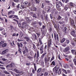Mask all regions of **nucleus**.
Segmentation results:
<instances>
[{
    "mask_svg": "<svg viewBox=\"0 0 76 76\" xmlns=\"http://www.w3.org/2000/svg\"><path fill=\"white\" fill-rule=\"evenodd\" d=\"M53 34H54V37L55 40L57 39L58 42L59 41V39L58 38V35L56 31L53 32Z\"/></svg>",
    "mask_w": 76,
    "mask_h": 76,
    "instance_id": "nucleus-1",
    "label": "nucleus"
},
{
    "mask_svg": "<svg viewBox=\"0 0 76 76\" xmlns=\"http://www.w3.org/2000/svg\"><path fill=\"white\" fill-rule=\"evenodd\" d=\"M57 66H56L53 69V73H58V70L59 69V67H57Z\"/></svg>",
    "mask_w": 76,
    "mask_h": 76,
    "instance_id": "nucleus-2",
    "label": "nucleus"
},
{
    "mask_svg": "<svg viewBox=\"0 0 76 76\" xmlns=\"http://www.w3.org/2000/svg\"><path fill=\"white\" fill-rule=\"evenodd\" d=\"M70 25L72 27H75V22H74V20L73 19H71L70 20Z\"/></svg>",
    "mask_w": 76,
    "mask_h": 76,
    "instance_id": "nucleus-3",
    "label": "nucleus"
},
{
    "mask_svg": "<svg viewBox=\"0 0 76 76\" xmlns=\"http://www.w3.org/2000/svg\"><path fill=\"white\" fill-rule=\"evenodd\" d=\"M75 32H76V31L75 30H73L71 33V35L75 37H76V34H75Z\"/></svg>",
    "mask_w": 76,
    "mask_h": 76,
    "instance_id": "nucleus-4",
    "label": "nucleus"
},
{
    "mask_svg": "<svg viewBox=\"0 0 76 76\" xmlns=\"http://www.w3.org/2000/svg\"><path fill=\"white\" fill-rule=\"evenodd\" d=\"M30 15H31V16H32L34 18L37 19V15L36 14L34 13V12H30Z\"/></svg>",
    "mask_w": 76,
    "mask_h": 76,
    "instance_id": "nucleus-5",
    "label": "nucleus"
},
{
    "mask_svg": "<svg viewBox=\"0 0 76 76\" xmlns=\"http://www.w3.org/2000/svg\"><path fill=\"white\" fill-rule=\"evenodd\" d=\"M51 40H49L48 43V45L47 46L48 49L51 47Z\"/></svg>",
    "mask_w": 76,
    "mask_h": 76,
    "instance_id": "nucleus-6",
    "label": "nucleus"
},
{
    "mask_svg": "<svg viewBox=\"0 0 76 76\" xmlns=\"http://www.w3.org/2000/svg\"><path fill=\"white\" fill-rule=\"evenodd\" d=\"M43 48H44V45H42L41 46L39 49L40 54H42V53H43Z\"/></svg>",
    "mask_w": 76,
    "mask_h": 76,
    "instance_id": "nucleus-7",
    "label": "nucleus"
},
{
    "mask_svg": "<svg viewBox=\"0 0 76 76\" xmlns=\"http://www.w3.org/2000/svg\"><path fill=\"white\" fill-rule=\"evenodd\" d=\"M63 67L65 69H68V68H69V65L66 64H65L63 65Z\"/></svg>",
    "mask_w": 76,
    "mask_h": 76,
    "instance_id": "nucleus-8",
    "label": "nucleus"
},
{
    "mask_svg": "<svg viewBox=\"0 0 76 76\" xmlns=\"http://www.w3.org/2000/svg\"><path fill=\"white\" fill-rule=\"evenodd\" d=\"M13 70L16 73H21V71L18 70L17 69H14Z\"/></svg>",
    "mask_w": 76,
    "mask_h": 76,
    "instance_id": "nucleus-9",
    "label": "nucleus"
},
{
    "mask_svg": "<svg viewBox=\"0 0 76 76\" xmlns=\"http://www.w3.org/2000/svg\"><path fill=\"white\" fill-rule=\"evenodd\" d=\"M32 39L33 40H36V39H37V37L35 34H34L33 35Z\"/></svg>",
    "mask_w": 76,
    "mask_h": 76,
    "instance_id": "nucleus-10",
    "label": "nucleus"
},
{
    "mask_svg": "<svg viewBox=\"0 0 76 76\" xmlns=\"http://www.w3.org/2000/svg\"><path fill=\"white\" fill-rule=\"evenodd\" d=\"M9 50L8 49L5 50L2 52L1 54L2 55H4L5 53H7V52Z\"/></svg>",
    "mask_w": 76,
    "mask_h": 76,
    "instance_id": "nucleus-11",
    "label": "nucleus"
},
{
    "mask_svg": "<svg viewBox=\"0 0 76 76\" xmlns=\"http://www.w3.org/2000/svg\"><path fill=\"white\" fill-rule=\"evenodd\" d=\"M29 9L31 11H36V10H37V8L35 7H34L33 8V10L32 8L30 7H29Z\"/></svg>",
    "mask_w": 76,
    "mask_h": 76,
    "instance_id": "nucleus-12",
    "label": "nucleus"
},
{
    "mask_svg": "<svg viewBox=\"0 0 76 76\" xmlns=\"http://www.w3.org/2000/svg\"><path fill=\"white\" fill-rule=\"evenodd\" d=\"M74 4L72 2H70L69 3V6L70 7L72 8V7H74Z\"/></svg>",
    "mask_w": 76,
    "mask_h": 76,
    "instance_id": "nucleus-13",
    "label": "nucleus"
},
{
    "mask_svg": "<svg viewBox=\"0 0 76 76\" xmlns=\"http://www.w3.org/2000/svg\"><path fill=\"white\" fill-rule=\"evenodd\" d=\"M70 50L69 47H67L65 48L64 51V52H67Z\"/></svg>",
    "mask_w": 76,
    "mask_h": 76,
    "instance_id": "nucleus-14",
    "label": "nucleus"
},
{
    "mask_svg": "<svg viewBox=\"0 0 76 76\" xmlns=\"http://www.w3.org/2000/svg\"><path fill=\"white\" fill-rule=\"evenodd\" d=\"M63 32L64 33V34H66L67 32V28L65 27L63 30H62Z\"/></svg>",
    "mask_w": 76,
    "mask_h": 76,
    "instance_id": "nucleus-15",
    "label": "nucleus"
},
{
    "mask_svg": "<svg viewBox=\"0 0 76 76\" xmlns=\"http://www.w3.org/2000/svg\"><path fill=\"white\" fill-rule=\"evenodd\" d=\"M66 41V39L64 38H62L61 40L60 41L61 43H63Z\"/></svg>",
    "mask_w": 76,
    "mask_h": 76,
    "instance_id": "nucleus-16",
    "label": "nucleus"
},
{
    "mask_svg": "<svg viewBox=\"0 0 76 76\" xmlns=\"http://www.w3.org/2000/svg\"><path fill=\"white\" fill-rule=\"evenodd\" d=\"M25 19L26 20V23H29V18L27 17H26Z\"/></svg>",
    "mask_w": 76,
    "mask_h": 76,
    "instance_id": "nucleus-17",
    "label": "nucleus"
},
{
    "mask_svg": "<svg viewBox=\"0 0 76 76\" xmlns=\"http://www.w3.org/2000/svg\"><path fill=\"white\" fill-rule=\"evenodd\" d=\"M71 44L73 46V47H75V43L74 42V41H72L71 42Z\"/></svg>",
    "mask_w": 76,
    "mask_h": 76,
    "instance_id": "nucleus-18",
    "label": "nucleus"
},
{
    "mask_svg": "<svg viewBox=\"0 0 76 76\" xmlns=\"http://www.w3.org/2000/svg\"><path fill=\"white\" fill-rule=\"evenodd\" d=\"M56 6L57 8H60V4H59V2H57L56 3Z\"/></svg>",
    "mask_w": 76,
    "mask_h": 76,
    "instance_id": "nucleus-19",
    "label": "nucleus"
},
{
    "mask_svg": "<svg viewBox=\"0 0 76 76\" xmlns=\"http://www.w3.org/2000/svg\"><path fill=\"white\" fill-rule=\"evenodd\" d=\"M15 12L13 11H10L8 12V15H10V14H14Z\"/></svg>",
    "mask_w": 76,
    "mask_h": 76,
    "instance_id": "nucleus-20",
    "label": "nucleus"
},
{
    "mask_svg": "<svg viewBox=\"0 0 76 76\" xmlns=\"http://www.w3.org/2000/svg\"><path fill=\"white\" fill-rule=\"evenodd\" d=\"M47 9H48L47 10V12L48 13V12L50 11V10H51V7H50V6L48 7L47 8Z\"/></svg>",
    "mask_w": 76,
    "mask_h": 76,
    "instance_id": "nucleus-21",
    "label": "nucleus"
},
{
    "mask_svg": "<svg viewBox=\"0 0 76 76\" xmlns=\"http://www.w3.org/2000/svg\"><path fill=\"white\" fill-rule=\"evenodd\" d=\"M62 20H64L66 22H67L68 21V18H67V17H65L64 18H62Z\"/></svg>",
    "mask_w": 76,
    "mask_h": 76,
    "instance_id": "nucleus-22",
    "label": "nucleus"
},
{
    "mask_svg": "<svg viewBox=\"0 0 76 76\" xmlns=\"http://www.w3.org/2000/svg\"><path fill=\"white\" fill-rule=\"evenodd\" d=\"M46 54H47V53L45 52L41 56L42 58H44V57L45 56V55H46Z\"/></svg>",
    "mask_w": 76,
    "mask_h": 76,
    "instance_id": "nucleus-23",
    "label": "nucleus"
},
{
    "mask_svg": "<svg viewBox=\"0 0 76 76\" xmlns=\"http://www.w3.org/2000/svg\"><path fill=\"white\" fill-rule=\"evenodd\" d=\"M39 57V51H38L37 52V58H38Z\"/></svg>",
    "mask_w": 76,
    "mask_h": 76,
    "instance_id": "nucleus-24",
    "label": "nucleus"
},
{
    "mask_svg": "<svg viewBox=\"0 0 76 76\" xmlns=\"http://www.w3.org/2000/svg\"><path fill=\"white\" fill-rule=\"evenodd\" d=\"M66 44H69L70 43V40L69 39H66V42H65V43H66Z\"/></svg>",
    "mask_w": 76,
    "mask_h": 76,
    "instance_id": "nucleus-25",
    "label": "nucleus"
},
{
    "mask_svg": "<svg viewBox=\"0 0 76 76\" xmlns=\"http://www.w3.org/2000/svg\"><path fill=\"white\" fill-rule=\"evenodd\" d=\"M64 9L66 11H67V10L68 9V7L66 5L64 7Z\"/></svg>",
    "mask_w": 76,
    "mask_h": 76,
    "instance_id": "nucleus-26",
    "label": "nucleus"
},
{
    "mask_svg": "<svg viewBox=\"0 0 76 76\" xmlns=\"http://www.w3.org/2000/svg\"><path fill=\"white\" fill-rule=\"evenodd\" d=\"M42 69V68H39L37 70V72L38 73H39V72H41Z\"/></svg>",
    "mask_w": 76,
    "mask_h": 76,
    "instance_id": "nucleus-27",
    "label": "nucleus"
},
{
    "mask_svg": "<svg viewBox=\"0 0 76 76\" xmlns=\"http://www.w3.org/2000/svg\"><path fill=\"white\" fill-rule=\"evenodd\" d=\"M61 73V69H60L58 71V74L59 75H60Z\"/></svg>",
    "mask_w": 76,
    "mask_h": 76,
    "instance_id": "nucleus-28",
    "label": "nucleus"
},
{
    "mask_svg": "<svg viewBox=\"0 0 76 76\" xmlns=\"http://www.w3.org/2000/svg\"><path fill=\"white\" fill-rule=\"evenodd\" d=\"M25 48L26 50V51L27 52H28V49L27 48V47L26 46H24L23 47V48Z\"/></svg>",
    "mask_w": 76,
    "mask_h": 76,
    "instance_id": "nucleus-29",
    "label": "nucleus"
},
{
    "mask_svg": "<svg viewBox=\"0 0 76 76\" xmlns=\"http://www.w3.org/2000/svg\"><path fill=\"white\" fill-rule=\"evenodd\" d=\"M56 30L57 32H59L60 31V27H59V26H58V27L56 28Z\"/></svg>",
    "mask_w": 76,
    "mask_h": 76,
    "instance_id": "nucleus-30",
    "label": "nucleus"
},
{
    "mask_svg": "<svg viewBox=\"0 0 76 76\" xmlns=\"http://www.w3.org/2000/svg\"><path fill=\"white\" fill-rule=\"evenodd\" d=\"M53 25L54 26V28L55 29H56V28H57V25L55 24V23H54V22H53Z\"/></svg>",
    "mask_w": 76,
    "mask_h": 76,
    "instance_id": "nucleus-31",
    "label": "nucleus"
},
{
    "mask_svg": "<svg viewBox=\"0 0 76 76\" xmlns=\"http://www.w3.org/2000/svg\"><path fill=\"white\" fill-rule=\"evenodd\" d=\"M24 38V39H26V41H27L28 42L29 41V38H28V37H25Z\"/></svg>",
    "mask_w": 76,
    "mask_h": 76,
    "instance_id": "nucleus-32",
    "label": "nucleus"
},
{
    "mask_svg": "<svg viewBox=\"0 0 76 76\" xmlns=\"http://www.w3.org/2000/svg\"><path fill=\"white\" fill-rule=\"evenodd\" d=\"M6 45H7V44L6 43H4L2 45V47H6Z\"/></svg>",
    "mask_w": 76,
    "mask_h": 76,
    "instance_id": "nucleus-33",
    "label": "nucleus"
},
{
    "mask_svg": "<svg viewBox=\"0 0 76 76\" xmlns=\"http://www.w3.org/2000/svg\"><path fill=\"white\" fill-rule=\"evenodd\" d=\"M62 70L65 73V74H67V72L66 71V70L64 69H62Z\"/></svg>",
    "mask_w": 76,
    "mask_h": 76,
    "instance_id": "nucleus-34",
    "label": "nucleus"
},
{
    "mask_svg": "<svg viewBox=\"0 0 76 76\" xmlns=\"http://www.w3.org/2000/svg\"><path fill=\"white\" fill-rule=\"evenodd\" d=\"M32 23L33 25H37L38 23V22L37 21H33L32 22Z\"/></svg>",
    "mask_w": 76,
    "mask_h": 76,
    "instance_id": "nucleus-35",
    "label": "nucleus"
},
{
    "mask_svg": "<svg viewBox=\"0 0 76 76\" xmlns=\"http://www.w3.org/2000/svg\"><path fill=\"white\" fill-rule=\"evenodd\" d=\"M73 62L74 63V64L76 66V59L75 58L73 59Z\"/></svg>",
    "mask_w": 76,
    "mask_h": 76,
    "instance_id": "nucleus-36",
    "label": "nucleus"
},
{
    "mask_svg": "<svg viewBox=\"0 0 76 76\" xmlns=\"http://www.w3.org/2000/svg\"><path fill=\"white\" fill-rule=\"evenodd\" d=\"M34 69L35 70V71H36L37 70V66H36V64H35L34 63Z\"/></svg>",
    "mask_w": 76,
    "mask_h": 76,
    "instance_id": "nucleus-37",
    "label": "nucleus"
},
{
    "mask_svg": "<svg viewBox=\"0 0 76 76\" xmlns=\"http://www.w3.org/2000/svg\"><path fill=\"white\" fill-rule=\"evenodd\" d=\"M45 64H47V59L46 57L45 58Z\"/></svg>",
    "mask_w": 76,
    "mask_h": 76,
    "instance_id": "nucleus-38",
    "label": "nucleus"
},
{
    "mask_svg": "<svg viewBox=\"0 0 76 76\" xmlns=\"http://www.w3.org/2000/svg\"><path fill=\"white\" fill-rule=\"evenodd\" d=\"M44 62L43 61H42L41 62V64L42 66L43 67H44Z\"/></svg>",
    "mask_w": 76,
    "mask_h": 76,
    "instance_id": "nucleus-39",
    "label": "nucleus"
},
{
    "mask_svg": "<svg viewBox=\"0 0 76 76\" xmlns=\"http://www.w3.org/2000/svg\"><path fill=\"white\" fill-rule=\"evenodd\" d=\"M42 37H44V36L45 35V34H44V31H42Z\"/></svg>",
    "mask_w": 76,
    "mask_h": 76,
    "instance_id": "nucleus-40",
    "label": "nucleus"
},
{
    "mask_svg": "<svg viewBox=\"0 0 76 76\" xmlns=\"http://www.w3.org/2000/svg\"><path fill=\"white\" fill-rule=\"evenodd\" d=\"M71 52H72V53L73 54H74L75 52V50L73 49H72L71 50Z\"/></svg>",
    "mask_w": 76,
    "mask_h": 76,
    "instance_id": "nucleus-41",
    "label": "nucleus"
},
{
    "mask_svg": "<svg viewBox=\"0 0 76 76\" xmlns=\"http://www.w3.org/2000/svg\"><path fill=\"white\" fill-rule=\"evenodd\" d=\"M51 31H52V28L51 27H50L49 29V32H51Z\"/></svg>",
    "mask_w": 76,
    "mask_h": 76,
    "instance_id": "nucleus-42",
    "label": "nucleus"
},
{
    "mask_svg": "<svg viewBox=\"0 0 76 76\" xmlns=\"http://www.w3.org/2000/svg\"><path fill=\"white\" fill-rule=\"evenodd\" d=\"M51 65H53V66H55V62L53 61L52 62V64H51Z\"/></svg>",
    "mask_w": 76,
    "mask_h": 76,
    "instance_id": "nucleus-43",
    "label": "nucleus"
},
{
    "mask_svg": "<svg viewBox=\"0 0 76 76\" xmlns=\"http://www.w3.org/2000/svg\"><path fill=\"white\" fill-rule=\"evenodd\" d=\"M6 67H7V68H10L11 67V66H10V64L9 65H7L6 66Z\"/></svg>",
    "mask_w": 76,
    "mask_h": 76,
    "instance_id": "nucleus-44",
    "label": "nucleus"
},
{
    "mask_svg": "<svg viewBox=\"0 0 76 76\" xmlns=\"http://www.w3.org/2000/svg\"><path fill=\"white\" fill-rule=\"evenodd\" d=\"M48 75V73L47 72H46L44 73V76H47Z\"/></svg>",
    "mask_w": 76,
    "mask_h": 76,
    "instance_id": "nucleus-45",
    "label": "nucleus"
},
{
    "mask_svg": "<svg viewBox=\"0 0 76 76\" xmlns=\"http://www.w3.org/2000/svg\"><path fill=\"white\" fill-rule=\"evenodd\" d=\"M22 25L23 26H26V22H24L23 23Z\"/></svg>",
    "mask_w": 76,
    "mask_h": 76,
    "instance_id": "nucleus-46",
    "label": "nucleus"
},
{
    "mask_svg": "<svg viewBox=\"0 0 76 76\" xmlns=\"http://www.w3.org/2000/svg\"><path fill=\"white\" fill-rule=\"evenodd\" d=\"M10 64V66L11 67H13V66H14V65L15 64H14V63H11V64Z\"/></svg>",
    "mask_w": 76,
    "mask_h": 76,
    "instance_id": "nucleus-47",
    "label": "nucleus"
},
{
    "mask_svg": "<svg viewBox=\"0 0 76 76\" xmlns=\"http://www.w3.org/2000/svg\"><path fill=\"white\" fill-rule=\"evenodd\" d=\"M25 8V7H24V6H23V5H21V7H20V9H24Z\"/></svg>",
    "mask_w": 76,
    "mask_h": 76,
    "instance_id": "nucleus-48",
    "label": "nucleus"
},
{
    "mask_svg": "<svg viewBox=\"0 0 76 76\" xmlns=\"http://www.w3.org/2000/svg\"><path fill=\"white\" fill-rule=\"evenodd\" d=\"M65 42H64V43H63L62 44V46H63V47H66V45L65 44Z\"/></svg>",
    "mask_w": 76,
    "mask_h": 76,
    "instance_id": "nucleus-49",
    "label": "nucleus"
},
{
    "mask_svg": "<svg viewBox=\"0 0 76 76\" xmlns=\"http://www.w3.org/2000/svg\"><path fill=\"white\" fill-rule=\"evenodd\" d=\"M52 12L53 14L54 13V15H56V14H57V12H56V11L55 10L53 11H52Z\"/></svg>",
    "mask_w": 76,
    "mask_h": 76,
    "instance_id": "nucleus-50",
    "label": "nucleus"
},
{
    "mask_svg": "<svg viewBox=\"0 0 76 76\" xmlns=\"http://www.w3.org/2000/svg\"><path fill=\"white\" fill-rule=\"evenodd\" d=\"M4 73H5V74H9V73L8 72H7V71H4Z\"/></svg>",
    "mask_w": 76,
    "mask_h": 76,
    "instance_id": "nucleus-51",
    "label": "nucleus"
},
{
    "mask_svg": "<svg viewBox=\"0 0 76 76\" xmlns=\"http://www.w3.org/2000/svg\"><path fill=\"white\" fill-rule=\"evenodd\" d=\"M14 16H15V18H16V19H19V18H18V15H14Z\"/></svg>",
    "mask_w": 76,
    "mask_h": 76,
    "instance_id": "nucleus-52",
    "label": "nucleus"
},
{
    "mask_svg": "<svg viewBox=\"0 0 76 76\" xmlns=\"http://www.w3.org/2000/svg\"><path fill=\"white\" fill-rule=\"evenodd\" d=\"M23 4L25 5H26V4H28V2L27 1H25L24 2Z\"/></svg>",
    "mask_w": 76,
    "mask_h": 76,
    "instance_id": "nucleus-53",
    "label": "nucleus"
},
{
    "mask_svg": "<svg viewBox=\"0 0 76 76\" xmlns=\"http://www.w3.org/2000/svg\"><path fill=\"white\" fill-rule=\"evenodd\" d=\"M14 17V15H12L9 16V18H13V17Z\"/></svg>",
    "mask_w": 76,
    "mask_h": 76,
    "instance_id": "nucleus-54",
    "label": "nucleus"
},
{
    "mask_svg": "<svg viewBox=\"0 0 76 76\" xmlns=\"http://www.w3.org/2000/svg\"><path fill=\"white\" fill-rule=\"evenodd\" d=\"M21 49H20V48H18V52L19 53H21V50H20Z\"/></svg>",
    "mask_w": 76,
    "mask_h": 76,
    "instance_id": "nucleus-55",
    "label": "nucleus"
},
{
    "mask_svg": "<svg viewBox=\"0 0 76 76\" xmlns=\"http://www.w3.org/2000/svg\"><path fill=\"white\" fill-rule=\"evenodd\" d=\"M17 45H18V48H20V43L18 42Z\"/></svg>",
    "mask_w": 76,
    "mask_h": 76,
    "instance_id": "nucleus-56",
    "label": "nucleus"
},
{
    "mask_svg": "<svg viewBox=\"0 0 76 76\" xmlns=\"http://www.w3.org/2000/svg\"><path fill=\"white\" fill-rule=\"evenodd\" d=\"M7 56L8 57H11V55L10 54H7Z\"/></svg>",
    "mask_w": 76,
    "mask_h": 76,
    "instance_id": "nucleus-57",
    "label": "nucleus"
},
{
    "mask_svg": "<svg viewBox=\"0 0 76 76\" xmlns=\"http://www.w3.org/2000/svg\"><path fill=\"white\" fill-rule=\"evenodd\" d=\"M64 1L65 3H67L69 1V0H65Z\"/></svg>",
    "mask_w": 76,
    "mask_h": 76,
    "instance_id": "nucleus-58",
    "label": "nucleus"
},
{
    "mask_svg": "<svg viewBox=\"0 0 76 76\" xmlns=\"http://www.w3.org/2000/svg\"><path fill=\"white\" fill-rule=\"evenodd\" d=\"M35 1H36L37 4L39 3V1H38V0H35Z\"/></svg>",
    "mask_w": 76,
    "mask_h": 76,
    "instance_id": "nucleus-59",
    "label": "nucleus"
},
{
    "mask_svg": "<svg viewBox=\"0 0 76 76\" xmlns=\"http://www.w3.org/2000/svg\"><path fill=\"white\" fill-rule=\"evenodd\" d=\"M38 23L39 26H41L42 25V23L41 22H39Z\"/></svg>",
    "mask_w": 76,
    "mask_h": 76,
    "instance_id": "nucleus-60",
    "label": "nucleus"
},
{
    "mask_svg": "<svg viewBox=\"0 0 76 76\" xmlns=\"http://www.w3.org/2000/svg\"><path fill=\"white\" fill-rule=\"evenodd\" d=\"M33 48L34 49H35L36 48V46H35V45L34 44H33Z\"/></svg>",
    "mask_w": 76,
    "mask_h": 76,
    "instance_id": "nucleus-61",
    "label": "nucleus"
},
{
    "mask_svg": "<svg viewBox=\"0 0 76 76\" xmlns=\"http://www.w3.org/2000/svg\"><path fill=\"white\" fill-rule=\"evenodd\" d=\"M58 58L60 60H61V59L60 58V54L58 55Z\"/></svg>",
    "mask_w": 76,
    "mask_h": 76,
    "instance_id": "nucleus-62",
    "label": "nucleus"
},
{
    "mask_svg": "<svg viewBox=\"0 0 76 76\" xmlns=\"http://www.w3.org/2000/svg\"><path fill=\"white\" fill-rule=\"evenodd\" d=\"M54 56H53L51 58V59L50 60L51 61H52V60H54Z\"/></svg>",
    "mask_w": 76,
    "mask_h": 76,
    "instance_id": "nucleus-63",
    "label": "nucleus"
},
{
    "mask_svg": "<svg viewBox=\"0 0 76 76\" xmlns=\"http://www.w3.org/2000/svg\"><path fill=\"white\" fill-rule=\"evenodd\" d=\"M64 21H59V23L60 24H63L64 23Z\"/></svg>",
    "mask_w": 76,
    "mask_h": 76,
    "instance_id": "nucleus-64",
    "label": "nucleus"
}]
</instances>
